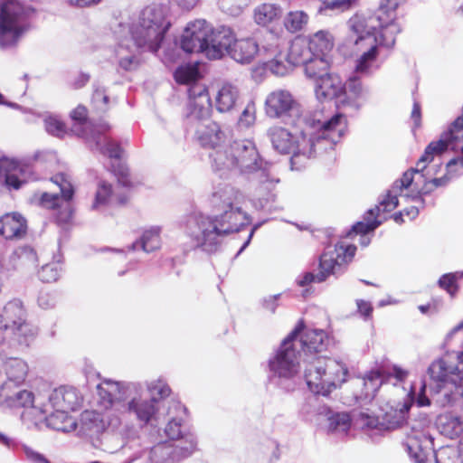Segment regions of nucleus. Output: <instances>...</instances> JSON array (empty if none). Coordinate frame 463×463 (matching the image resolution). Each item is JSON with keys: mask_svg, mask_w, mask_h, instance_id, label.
<instances>
[{"mask_svg": "<svg viewBox=\"0 0 463 463\" xmlns=\"http://www.w3.org/2000/svg\"><path fill=\"white\" fill-rule=\"evenodd\" d=\"M244 202V194L231 184H213L211 203L225 210L214 215L194 212L185 217L181 229L191 247L206 253L216 252L228 235L238 232L249 223L248 215L241 208Z\"/></svg>", "mask_w": 463, "mask_h": 463, "instance_id": "nucleus-1", "label": "nucleus"}, {"mask_svg": "<svg viewBox=\"0 0 463 463\" xmlns=\"http://www.w3.org/2000/svg\"><path fill=\"white\" fill-rule=\"evenodd\" d=\"M305 123L299 135L279 126H273L267 132L275 150L280 154H292V165L298 163L300 156L310 158L323 151L334 150L347 129L345 117L338 113L329 118L316 117Z\"/></svg>", "mask_w": 463, "mask_h": 463, "instance_id": "nucleus-2", "label": "nucleus"}, {"mask_svg": "<svg viewBox=\"0 0 463 463\" xmlns=\"http://www.w3.org/2000/svg\"><path fill=\"white\" fill-rule=\"evenodd\" d=\"M289 335H293L292 341L303 356V376L311 392L327 396L345 382L347 368L342 362L317 354L329 345L324 330L304 329L300 323Z\"/></svg>", "mask_w": 463, "mask_h": 463, "instance_id": "nucleus-3", "label": "nucleus"}, {"mask_svg": "<svg viewBox=\"0 0 463 463\" xmlns=\"http://www.w3.org/2000/svg\"><path fill=\"white\" fill-rule=\"evenodd\" d=\"M213 171L221 175L232 173L252 177L260 184V189L271 193L279 179L271 175L270 165L263 162L253 141L242 139L233 141L224 149L209 154Z\"/></svg>", "mask_w": 463, "mask_h": 463, "instance_id": "nucleus-4", "label": "nucleus"}, {"mask_svg": "<svg viewBox=\"0 0 463 463\" xmlns=\"http://www.w3.org/2000/svg\"><path fill=\"white\" fill-rule=\"evenodd\" d=\"M167 6L153 5L145 7L137 14L118 21L112 25L114 34H129L137 46L150 52H156L171 26Z\"/></svg>", "mask_w": 463, "mask_h": 463, "instance_id": "nucleus-5", "label": "nucleus"}, {"mask_svg": "<svg viewBox=\"0 0 463 463\" xmlns=\"http://www.w3.org/2000/svg\"><path fill=\"white\" fill-rule=\"evenodd\" d=\"M35 8L26 0L0 1V48L15 46L31 28Z\"/></svg>", "mask_w": 463, "mask_h": 463, "instance_id": "nucleus-6", "label": "nucleus"}, {"mask_svg": "<svg viewBox=\"0 0 463 463\" xmlns=\"http://www.w3.org/2000/svg\"><path fill=\"white\" fill-rule=\"evenodd\" d=\"M292 337L293 335H288L269 359L270 377L277 378L280 385L288 383L286 386L288 391L293 390L296 384L304 379L303 356Z\"/></svg>", "mask_w": 463, "mask_h": 463, "instance_id": "nucleus-7", "label": "nucleus"}, {"mask_svg": "<svg viewBox=\"0 0 463 463\" xmlns=\"http://www.w3.org/2000/svg\"><path fill=\"white\" fill-rule=\"evenodd\" d=\"M356 247L354 245L336 244L334 248H327L320 256L318 272H304L300 274L296 282L299 287H307L311 283H321L326 281L330 276L335 278L343 275L348 264L355 255Z\"/></svg>", "mask_w": 463, "mask_h": 463, "instance_id": "nucleus-8", "label": "nucleus"}, {"mask_svg": "<svg viewBox=\"0 0 463 463\" xmlns=\"http://www.w3.org/2000/svg\"><path fill=\"white\" fill-rule=\"evenodd\" d=\"M71 117L76 122L74 131L84 137L92 148L110 158H120L122 152L120 146L106 136V132L110 128L109 124L102 123L96 126L88 122L87 109L84 106H78L71 111Z\"/></svg>", "mask_w": 463, "mask_h": 463, "instance_id": "nucleus-9", "label": "nucleus"}, {"mask_svg": "<svg viewBox=\"0 0 463 463\" xmlns=\"http://www.w3.org/2000/svg\"><path fill=\"white\" fill-rule=\"evenodd\" d=\"M395 19L392 14L389 17L356 14L349 19L348 26L354 34L377 37V47L381 45L391 48L395 43L396 35L401 32L400 24Z\"/></svg>", "mask_w": 463, "mask_h": 463, "instance_id": "nucleus-10", "label": "nucleus"}, {"mask_svg": "<svg viewBox=\"0 0 463 463\" xmlns=\"http://www.w3.org/2000/svg\"><path fill=\"white\" fill-rule=\"evenodd\" d=\"M168 422L165 428V435L173 440L175 447L180 449L183 456H191L196 449V437L186 423V408L176 401L171 402L168 412Z\"/></svg>", "mask_w": 463, "mask_h": 463, "instance_id": "nucleus-11", "label": "nucleus"}, {"mask_svg": "<svg viewBox=\"0 0 463 463\" xmlns=\"http://www.w3.org/2000/svg\"><path fill=\"white\" fill-rule=\"evenodd\" d=\"M112 172L118 179L117 188H113L110 184L106 181H99L98 184L95 199L91 205L93 210H99L108 205H121L128 202V194L126 190L118 191V186L124 189L131 186L128 168L121 162L111 165Z\"/></svg>", "mask_w": 463, "mask_h": 463, "instance_id": "nucleus-12", "label": "nucleus"}, {"mask_svg": "<svg viewBox=\"0 0 463 463\" xmlns=\"http://www.w3.org/2000/svg\"><path fill=\"white\" fill-rule=\"evenodd\" d=\"M449 355L433 362L429 367V373L436 383L437 392H443L444 396L455 391L463 396V369L459 364L451 361Z\"/></svg>", "mask_w": 463, "mask_h": 463, "instance_id": "nucleus-13", "label": "nucleus"}, {"mask_svg": "<svg viewBox=\"0 0 463 463\" xmlns=\"http://www.w3.org/2000/svg\"><path fill=\"white\" fill-rule=\"evenodd\" d=\"M143 386L139 383L117 382L104 378L97 385V402L100 408L109 412L120 415L121 405H123L130 392L142 391Z\"/></svg>", "mask_w": 463, "mask_h": 463, "instance_id": "nucleus-14", "label": "nucleus"}, {"mask_svg": "<svg viewBox=\"0 0 463 463\" xmlns=\"http://www.w3.org/2000/svg\"><path fill=\"white\" fill-rule=\"evenodd\" d=\"M142 391L130 392L127 402L121 405L120 415L122 419V432L128 430V420L133 417L139 426L144 427L156 420L158 412V400L156 397H143Z\"/></svg>", "mask_w": 463, "mask_h": 463, "instance_id": "nucleus-15", "label": "nucleus"}, {"mask_svg": "<svg viewBox=\"0 0 463 463\" xmlns=\"http://www.w3.org/2000/svg\"><path fill=\"white\" fill-rule=\"evenodd\" d=\"M212 102L204 85L194 83L188 89V101L185 109L187 128L209 119Z\"/></svg>", "mask_w": 463, "mask_h": 463, "instance_id": "nucleus-16", "label": "nucleus"}, {"mask_svg": "<svg viewBox=\"0 0 463 463\" xmlns=\"http://www.w3.org/2000/svg\"><path fill=\"white\" fill-rule=\"evenodd\" d=\"M1 328L11 330L26 340L36 334V328L26 321V312L18 299L8 302L0 313Z\"/></svg>", "mask_w": 463, "mask_h": 463, "instance_id": "nucleus-17", "label": "nucleus"}, {"mask_svg": "<svg viewBox=\"0 0 463 463\" xmlns=\"http://www.w3.org/2000/svg\"><path fill=\"white\" fill-rule=\"evenodd\" d=\"M212 24L204 19H195L184 27L180 38V47L188 53L202 52L206 55Z\"/></svg>", "mask_w": 463, "mask_h": 463, "instance_id": "nucleus-18", "label": "nucleus"}, {"mask_svg": "<svg viewBox=\"0 0 463 463\" xmlns=\"http://www.w3.org/2000/svg\"><path fill=\"white\" fill-rule=\"evenodd\" d=\"M82 430L90 435H99L106 430L122 432V419L116 413L102 414L96 411H85L80 415Z\"/></svg>", "mask_w": 463, "mask_h": 463, "instance_id": "nucleus-19", "label": "nucleus"}, {"mask_svg": "<svg viewBox=\"0 0 463 463\" xmlns=\"http://www.w3.org/2000/svg\"><path fill=\"white\" fill-rule=\"evenodd\" d=\"M265 110L267 116L272 118L298 117L301 112L298 103L286 90L270 92L265 100Z\"/></svg>", "mask_w": 463, "mask_h": 463, "instance_id": "nucleus-20", "label": "nucleus"}, {"mask_svg": "<svg viewBox=\"0 0 463 463\" xmlns=\"http://www.w3.org/2000/svg\"><path fill=\"white\" fill-rule=\"evenodd\" d=\"M0 176H5V184L8 189L14 190L37 179L31 165L9 158L0 159Z\"/></svg>", "mask_w": 463, "mask_h": 463, "instance_id": "nucleus-21", "label": "nucleus"}, {"mask_svg": "<svg viewBox=\"0 0 463 463\" xmlns=\"http://www.w3.org/2000/svg\"><path fill=\"white\" fill-rule=\"evenodd\" d=\"M52 181L59 187L61 195L57 193L35 194L33 200L43 208L55 209L61 206L63 202L68 203L73 196L74 191L70 177L63 173H59L52 177Z\"/></svg>", "mask_w": 463, "mask_h": 463, "instance_id": "nucleus-22", "label": "nucleus"}, {"mask_svg": "<svg viewBox=\"0 0 463 463\" xmlns=\"http://www.w3.org/2000/svg\"><path fill=\"white\" fill-rule=\"evenodd\" d=\"M354 44L360 46L362 55L357 59L355 71L362 74H371L379 68L377 63L378 47L377 37L373 35L355 34Z\"/></svg>", "mask_w": 463, "mask_h": 463, "instance_id": "nucleus-23", "label": "nucleus"}, {"mask_svg": "<svg viewBox=\"0 0 463 463\" xmlns=\"http://www.w3.org/2000/svg\"><path fill=\"white\" fill-rule=\"evenodd\" d=\"M188 130L194 133L195 138L202 146L213 149L212 152L224 149L226 146L224 145L225 134L214 121L207 119L189 128Z\"/></svg>", "mask_w": 463, "mask_h": 463, "instance_id": "nucleus-24", "label": "nucleus"}, {"mask_svg": "<svg viewBox=\"0 0 463 463\" xmlns=\"http://www.w3.org/2000/svg\"><path fill=\"white\" fill-rule=\"evenodd\" d=\"M441 154L442 153H434L430 159L421 161L424 156L423 154L417 162V167L415 169L405 172L400 180L395 181L392 186V190H390L381 201V207H383V211L392 212L398 206V193H402L403 189L408 188L411 184L415 173L422 172L426 168L427 163L431 162L434 156H440Z\"/></svg>", "mask_w": 463, "mask_h": 463, "instance_id": "nucleus-25", "label": "nucleus"}, {"mask_svg": "<svg viewBox=\"0 0 463 463\" xmlns=\"http://www.w3.org/2000/svg\"><path fill=\"white\" fill-rule=\"evenodd\" d=\"M22 383L5 381L2 384L0 387V406L4 408H21L33 404V393L23 389L21 387Z\"/></svg>", "mask_w": 463, "mask_h": 463, "instance_id": "nucleus-26", "label": "nucleus"}, {"mask_svg": "<svg viewBox=\"0 0 463 463\" xmlns=\"http://www.w3.org/2000/svg\"><path fill=\"white\" fill-rule=\"evenodd\" d=\"M115 36L120 40L115 50L118 68L125 71L136 70L139 65V50H146L137 46L129 34L126 36L115 34Z\"/></svg>", "mask_w": 463, "mask_h": 463, "instance_id": "nucleus-27", "label": "nucleus"}, {"mask_svg": "<svg viewBox=\"0 0 463 463\" xmlns=\"http://www.w3.org/2000/svg\"><path fill=\"white\" fill-rule=\"evenodd\" d=\"M235 35L232 30L224 25L213 28L212 26L211 36L209 37L206 57L212 60L221 59L225 53L230 52Z\"/></svg>", "mask_w": 463, "mask_h": 463, "instance_id": "nucleus-28", "label": "nucleus"}, {"mask_svg": "<svg viewBox=\"0 0 463 463\" xmlns=\"http://www.w3.org/2000/svg\"><path fill=\"white\" fill-rule=\"evenodd\" d=\"M81 400V396L75 388L60 387L49 395L48 403L43 406L68 413L70 411H76L80 407Z\"/></svg>", "mask_w": 463, "mask_h": 463, "instance_id": "nucleus-29", "label": "nucleus"}, {"mask_svg": "<svg viewBox=\"0 0 463 463\" xmlns=\"http://www.w3.org/2000/svg\"><path fill=\"white\" fill-rule=\"evenodd\" d=\"M343 106L354 111H358L368 100L370 91L357 78H350L344 86Z\"/></svg>", "mask_w": 463, "mask_h": 463, "instance_id": "nucleus-30", "label": "nucleus"}, {"mask_svg": "<svg viewBox=\"0 0 463 463\" xmlns=\"http://www.w3.org/2000/svg\"><path fill=\"white\" fill-rule=\"evenodd\" d=\"M405 445L410 457L416 463H427L433 454L431 439L420 431L408 435Z\"/></svg>", "mask_w": 463, "mask_h": 463, "instance_id": "nucleus-31", "label": "nucleus"}, {"mask_svg": "<svg viewBox=\"0 0 463 463\" xmlns=\"http://www.w3.org/2000/svg\"><path fill=\"white\" fill-rule=\"evenodd\" d=\"M282 7L274 3H263L257 5L253 10L254 23L267 29L273 27H281L279 22L282 18Z\"/></svg>", "mask_w": 463, "mask_h": 463, "instance_id": "nucleus-32", "label": "nucleus"}, {"mask_svg": "<svg viewBox=\"0 0 463 463\" xmlns=\"http://www.w3.org/2000/svg\"><path fill=\"white\" fill-rule=\"evenodd\" d=\"M241 91L235 84L224 82L215 95V109L220 113L232 112L241 103Z\"/></svg>", "mask_w": 463, "mask_h": 463, "instance_id": "nucleus-33", "label": "nucleus"}, {"mask_svg": "<svg viewBox=\"0 0 463 463\" xmlns=\"http://www.w3.org/2000/svg\"><path fill=\"white\" fill-rule=\"evenodd\" d=\"M315 92L319 100L333 99L338 97L344 90L341 79L333 73H325L316 78Z\"/></svg>", "mask_w": 463, "mask_h": 463, "instance_id": "nucleus-34", "label": "nucleus"}, {"mask_svg": "<svg viewBox=\"0 0 463 463\" xmlns=\"http://www.w3.org/2000/svg\"><path fill=\"white\" fill-rule=\"evenodd\" d=\"M260 52L259 42L253 38L235 39L229 55L241 64L250 63Z\"/></svg>", "mask_w": 463, "mask_h": 463, "instance_id": "nucleus-35", "label": "nucleus"}, {"mask_svg": "<svg viewBox=\"0 0 463 463\" xmlns=\"http://www.w3.org/2000/svg\"><path fill=\"white\" fill-rule=\"evenodd\" d=\"M39 410L45 415L46 424L49 428L62 432H71L76 430L77 422L75 419L67 412L52 410L48 406H40Z\"/></svg>", "mask_w": 463, "mask_h": 463, "instance_id": "nucleus-36", "label": "nucleus"}, {"mask_svg": "<svg viewBox=\"0 0 463 463\" xmlns=\"http://www.w3.org/2000/svg\"><path fill=\"white\" fill-rule=\"evenodd\" d=\"M413 401L412 392H409L408 400L402 404H398L395 408L391 406L386 411L377 418H382V425L386 429H396L401 427L407 419L408 412Z\"/></svg>", "mask_w": 463, "mask_h": 463, "instance_id": "nucleus-37", "label": "nucleus"}, {"mask_svg": "<svg viewBox=\"0 0 463 463\" xmlns=\"http://www.w3.org/2000/svg\"><path fill=\"white\" fill-rule=\"evenodd\" d=\"M26 232V222L18 213L5 214L0 220V234L6 240L20 239Z\"/></svg>", "mask_w": 463, "mask_h": 463, "instance_id": "nucleus-38", "label": "nucleus"}, {"mask_svg": "<svg viewBox=\"0 0 463 463\" xmlns=\"http://www.w3.org/2000/svg\"><path fill=\"white\" fill-rule=\"evenodd\" d=\"M188 457L181 455L180 449L171 442L158 443L149 452L151 463H175Z\"/></svg>", "mask_w": 463, "mask_h": 463, "instance_id": "nucleus-39", "label": "nucleus"}, {"mask_svg": "<svg viewBox=\"0 0 463 463\" xmlns=\"http://www.w3.org/2000/svg\"><path fill=\"white\" fill-rule=\"evenodd\" d=\"M312 52L307 37H296L289 47L288 53V62L292 66H306L307 61L313 58Z\"/></svg>", "mask_w": 463, "mask_h": 463, "instance_id": "nucleus-40", "label": "nucleus"}, {"mask_svg": "<svg viewBox=\"0 0 463 463\" xmlns=\"http://www.w3.org/2000/svg\"><path fill=\"white\" fill-rule=\"evenodd\" d=\"M284 42V29L282 27L267 29L259 43V53L263 52L266 55H275L280 51V47Z\"/></svg>", "mask_w": 463, "mask_h": 463, "instance_id": "nucleus-41", "label": "nucleus"}, {"mask_svg": "<svg viewBox=\"0 0 463 463\" xmlns=\"http://www.w3.org/2000/svg\"><path fill=\"white\" fill-rule=\"evenodd\" d=\"M308 44L314 55L331 57L334 48V36L329 31L320 30L307 37Z\"/></svg>", "mask_w": 463, "mask_h": 463, "instance_id": "nucleus-42", "label": "nucleus"}, {"mask_svg": "<svg viewBox=\"0 0 463 463\" xmlns=\"http://www.w3.org/2000/svg\"><path fill=\"white\" fill-rule=\"evenodd\" d=\"M436 424L439 432L450 439L463 432V419L450 412L439 415Z\"/></svg>", "mask_w": 463, "mask_h": 463, "instance_id": "nucleus-43", "label": "nucleus"}, {"mask_svg": "<svg viewBox=\"0 0 463 463\" xmlns=\"http://www.w3.org/2000/svg\"><path fill=\"white\" fill-rule=\"evenodd\" d=\"M363 391L356 399L361 402L367 403L373 401L376 392L383 383V376L379 371H371L362 380Z\"/></svg>", "mask_w": 463, "mask_h": 463, "instance_id": "nucleus-44", "label": "nucleus"}, {"mask_svg": "<svg viewBox=\"0 0 463 463\" xmlns=\"http://www.w3.org/2000/svg\"><path fill=\"white\" fill-rule=\"evenodd\" d=\"M161 228L158 226H153L144 231L140 240L134 242L130 250H137L141 248L145 252H152L158 250L161 246Z\"/></svg>", "mask_w": 463, "mask_h": 463, "instance_id": "nucleus-45", "label": "nucleus"}, {"mask_svg": "<svg viewBox=\"0 0 463 463\" xmlns=\"http://www.w3.org/2000/svg\"><path fill=\"white\" fill-rule=\"evenodd\" d=\"M385 213L381 207V203L373 209H370L364 216V222H358L353 225L352 232L355 234L365 235L375 230L381 223L382 220H378L380 213Z\"/></svg>", "mask_w": 463, "mask_h": 463, "instance_id": "nucleus-46", "label": "nucleus"}, {"mask_svg": "<svg viewBox=\"0 0 463 463\" xmlns=\"http://www.w3.org/2000/svg\"><path fill=\"white\" fill-rule=\"evenodd\" d=\"M3 366L7 377L6 381L24 383L27 374V364L23 360L9 358L4 363Z\"/></svg>", "mask_w": 463, "mask_h": 463, "instance_id": "nucleus-47", "label": "nucleus"}, {"mask_svg": "<svg viewBox=\"0 0 463 463\" xmlns=\"http://www.w3.org/2000/svg\"><path fill=\"white\" fill-rule=\"evenodd\" d=\"M309 16L301 10L288 12L283 20L285 29L290 33L302 31L308 24Z\"/></svg>", "mask_w": 463, "mask_h": 463, "instance_id": "nucleus-48", "label": "nucleus"}, {"mask_svg": "<svg viewBox=\"0 0 463 463\" xmlns=\"http://www.w3.org/2000/svg\"><path fill=\"white\" fill-rule=\"evenodd\" d=\"M331 57H321L320 55H313L310 61H307L305 68V73L308 78L316 79L319 75L327 73L331 65Z\"/></svg>", "mask_w": 463, "mask_h": 463, "instance_id": "nucleus-49", "label": "nucleus"}, {"mask_svg": "<svg viewBox=\"0 0 463 463\" xmlns=\"http://www.w3.org/2000/svg\"><path fill=\"white\" fill-rule=\"evenodd\" d=\"M327 429L329 432L345 434L351 425V420L347 413H334L327 419Z\"/></svg>", "mask_w": 463, "mask_h": 463, "instance_id": "nucleus-50", "label": "nucleus"}, {"mask_svg": "<svg viewBox=\"0 0 463 463\" xmlns=\"http://www.w3.org/2000/svg\"><path fill=\"white\" fill-rule=\"evenodd\" d=\"M199 77V71L195 65H184L178 67L175 71V79L178 83L194 84Z\"/></svg>", "mask_w": 463, "mask_h": 463, "instance_id": "nucleus-51", "label": "nucleus"}, {"mask_svg": "<svg viewBox=\"0 0 463 463\" xmlns=\"http://www.w3.org/2000/svg\"><path fill=\"white\" fill-rule=\"evenodd\" d=\"M322 5L319 8L320 13L332 11L335 13H342L352 8L356 0H319Z\"/></svg>", "mask_w": 463, "mask_h": 463, "instance_id": "nucleus-52", "label": "nucleus"}, {"mask_svg": "<svg viewBox=\"0 0 463 463\" xmlns=\"http://www.w3.org/2000/svg\"><path fill=\"white\" fill-rule=\"evenodd\" d=\"M62 268L59 262L48 263L42 267L38 272V277L43 282H55L61 276Z\"/></svg>", "mask_w": 463, "mask_h": 463, "instance_id": "nucleus-53", "label": "nucleus"}, {"mask_svg": "<svg viewBox=\"0 0 463 463\" xmlns=\"http://www.w3.org/2000/svg\"><path fill=\"white\" fill-rule=\"evenodd\" d=\"M219 7L232 16H239L248 5V0H219Z\"/></svg>", "mask_w": 463, "mask_h": 463, "instance_id": "nucleus-54", "label": "nucleus"}, {"mask_svg": "<svg viewBox=\"0 0 463 463\" xmlns=\"http://www.w3.org/2000/svg\"><path fill=\"white\" fill-rule=\"evenodd\" d=\"M44 128L49 134L58 137H62L67 132L64 123L57 116H46Z\"/></svg>", "mask_w": 463, "mask_h": 463, "instance_id": "nucleus-55", "label": "nucleus"}, {"mask_svg": "<svg viewBox=\"0 0 463 463\" xmlns=\"http://www.w3.org/2000/svg\"><path fill=\"white\" fill-rule=\"evenodd\" d=\"M146 388L153 397L157 395L160 398H165L171 393L170 387L162 378L147 382Z\"/></svg>", "mask_w": 463, "mask_h": 463, "instance_id": "nucleus-56", "label": "nucleus"}, {"mask_svg": "<svg viewBox=\"0 0 463 463\" xmlns=\"http://www.w3.org/2000/svg\"><path fill=\"white\" fill-rule=\"evenodd\" d=\"M256 120V107L254 102H249L241 113L238 124L242 128H250Z\"/></svg>", "mask_w": 463, "mask_h": 463, "instance_id": "nucleus-57", "label": "nucleus"}, {"mask_svg": "<svg viewBox=\"0 0 463 463\" xmlns=\"http://www.w3.org/2000/svg\"><path fill=\"white\" fill-rule=\"evenodd\" d=\"M91 101L97 110L106 111L108 109L109 96L106 94L105 89L97 87L93 91Z\"/></svg>", "mask_w": 463, "mask_h": 463, "instance_id": "nucleus-58", "label": "nucleus"}, {"mask_svg": "<svg viewBox=\"0 0 463 463\" xmlns=\"http://www.w3.org/2000/svg\"><path fill=\"white\" fill-rule=\"evenodd\" d=\"M291 66L288 61L285 62L277 57L267 63L268 70L277 76L286 75L290 71Z\"/></svg>", "mask_w": 463, "mask_h": 463, "instance_id": "nucleus-59", "label": "nucleus"}, {"mask_svg": "<svg viewBox=\"0 0 463 463\" xmlns=\"http://www.w3.org/2000/svg\"><path fill=\"white\" fill-rule=\"evenodd\" d=\"M405 0H381L380 7L376 14L389 17L392 14L394 15V18H396L395 10Z\"/></svg>", "mask_w": 463, "mask_h": 463, "instance_id": "nucleus-60", "label": "nucleus"}, {"mask_svg": "<svg viewBox=\"0 0 463 463\" xmlns=\"http://www.w3.org/2000/svg\"><path fill=\"white\" fill-rule=\"evenodd\" d=\"M440 288L446 289L448 293L453 296L457 291L456 277L454 274H445L439 279Z\"/></svg>", "mask_w": 463, "mask_h": 463, "instance_id": "nucleus-61", "label": "nucleus"}, {"mask_svg": "<svg viewBox=\"0 0 463 463\" xmlns=\"http://www.w3.org/2000/svg\"><path fill=\"white\" fill-rule=\"evenodd\" d=\"M425 391H426V384L424 383H422L421 385H420V392L417 394V397L415 399V390H414V387L411 386V388L410 392H412L413 400H415V402H416V403H417V405L419 407H425V406H430V401L426 396ZM413 402L414 401H412V402Z\"/></svg>", "mask_w": 463, "mask_h": 463, "instance_id": "nucleus-62", "label": "nucleus"}, {"mask_svg": "<svg viewBox=\"0 0 463 463\" xmlns=\"http://www.w3.org/2000/svg\"><path fill=\"white\" fill-rule=\"evenodd\" d=\"M23 450L27 459L33 463H48V459L43 454L33 450L30 447L24 445Z\"/></svg>", "mask_w": 463, "mask_h": 463, "instance_id": "nucleus-63", "label": "nucleus"}, {"mask_svg": "<svg viewBox=\"0 0 463 463\" xmlns=\"http://www.w3.org/2000/svg\"><path fill=\"white\" fill-rule=\"evenodd\" d=\"M104 0H65L66 4L75 8H90L101 4Z\"/></svg>", "mask_w": 463, "mask_h": 463, "instance_id": "nucleus-64", "label": "nucleus"}]
</instances>
